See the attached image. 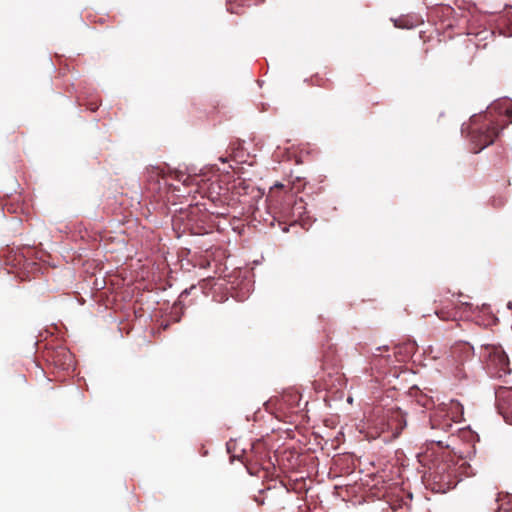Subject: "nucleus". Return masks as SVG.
<instances>
[{
  "instance_id": "1",
  "label": "nucleus",
  "mask_w": 512,
  "mask_h": 512,
  "mask_svg": "<svg viewBox=\"0 0 512 512\" xmlns=\"http://www.w3.org/2000/svg\"><path fill=\"white\" fill-rule=\"evenodd\" d=\"M468 131L470 141L474 145V153H479L482 149L492 144L499 134L498 128L492 123L486 121L485 116H473L470 124L462 129V132Z\"/></svg>"
},
{
  "instance_id": "2",
  "label": "nucleus",
  "mask_w": 512,
  "mask_h": 512,
  "mask_svg": "<svg viewBox=\"0 0 512 512\" xmlns=\"http://www.w3.org/2000/svg\"><path fill=\"white\" fill-rule=\"evenodd\" d=\"M481 358L491 376L502 378L511 373L509 358L500 345L482 346Z\"/></svg>"
},
{
  "instance_id": "3",
  "label": "nucleus",
  "mask_w": 512,
  "mask_h": 512,
  "mask_svg": "<svg viewBox=\"0 0 512 512\" xmlns=\"http://www.w3.org/2000/svg\"><path fill=\"white\" fill-rule=\"evenodd\" d=\"M451 362L458 368L464 362L472 359L473 347L467 342H459L450 348Z\"/></svg>"
},
{
  "instance_id": "4",
  "label": "nucleus",
  "mask_w": 512,
  "mask_h": 512,
  "mask_svg": "<svg viewBox=\"0 0 512 512\" xmlns=\"http://www.w3.org/2000/svg\"><path fill=\"white\" fill-rule=\"evenodd\" d=\"M497 408L504 420L512 424V390H502L498 392Z\"/></svg>"
},
{
  "instance_id": "5",
  "label": "nucleus",
  "mask_w": 512,
  "mask_h": 512,
  "mask_svg": "<svg viewBox=\"0 0 512 512\" xmlns=\"http://www.w3.org/2000/svg\"><path fill=\"white\" fill-rule=\"evenodd\" d=\"M406 426V415L401 409L389 411L387 415V429L394 437H398Z\"/></svg>"
},
{
  "instance_id": "6",
  "label": "nucleus",
  "mask_w": 512,
  "mask_h": 512,
  "mask_svg": "<svg viewBox=\"0 0 512 512\" xmlns=\"http://www.w3.org/2000/svg\"><path fill=\"white\" fill-rule=\"evenodd\" d=\"M170 177L178 182H181L184 186H191L194 184H197L198 177L197 176H191L186 175L185 173L181 171H174L170 173Z\"/></svg>"
},
{
  "instance_id": "7",
  "label": "nucleus",
  "mask_w": 512,
  "mask_h": 512,
  "mask_svg": "<svg viewBox=\"0 0 512 512\" xmlns=\"http://www.w3.org/2000/svg\"><path fill=\"white\" fill-rule=\"evenodd\" d=\"M435 313L439 319L444 320V321L455 320L456 315H457L456 311L444 310V309L437 310Z\"/></svg>"
},
{
  "instance_id": "8",
  "label": "nucleus",
  "mask_w": 512,
  "mask_h": 512,
  "mask_svg": "<svg viewBox=\"0 0 512 512\" xmlns=\"http://www.w3.org/2000/svg\"><path fill=\"white\" fill-rule=\"evenodd\" d=\"M333 375L337 376V380H339L341 378L338 370H336V369H333V372L328 373L327 376L329 379H326L324 376L322 377V380L324 381L325 389H330L334 386V381L332 380Z\"/></svg>"
},
{
  "instance_id": "9",
  "label": "nucleus",
  "mask_w": 512,
  "mask_h": 512,
  "mask_svg": "<svg viewBox=\"0 0 512 512\" xmlns=\"http://www.w3.org/2000/svg\"><path fill=\"white\" fill-rule=\"evenodd\" d=\"M303 208V201L300 200L299 202L295 201L294 202V206L292 208V214L293 216L295 215V210H300Z\"/></svg>"
},
{
  "instance_id": "10",
  "label": "nucleus",
  "mask_w": 512,
  "mask_h": 512,
  "mask_svg": "<svg viewBox=\"0 0 512 512\" xmlns=\"http://www.w3.org/2000/svg\"><path fill=\"white\" fill-rule=\"evenodd\" d=\"M432 428H436V419L431 418L430 420Z\"/></svg>"
},
{
  "instance_id": "11",
  "label": "nucleus",
  "mask_w": 512,
  "mask_h": 512,
  "mask_svg": "<svg viewBox=\"0 0 512 512\" xmlns=\"http://www.w3.org/2000/svg\"><path fill=\"white\" fill-rule=\"evenodd\" d=\"M506 112H507V115H508L510 118H512V109H507V110H506Z\"/></svg>"
},
{
  "instance_id": "12",
  "label": "nucleus",
  "mask_w": 512,
  "mask_h": 512,
  "mask_svg": "<svg viewBox=\"0 0 512 512\" xmlns=\"http://www.w3.org/2000/svg\"><path fill=\"white\" fill-rule=\"evenodd\" d=\"M97 109V106L91 105L90 110L95 111Z\"/></svg>"
}]
</instances>
